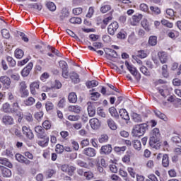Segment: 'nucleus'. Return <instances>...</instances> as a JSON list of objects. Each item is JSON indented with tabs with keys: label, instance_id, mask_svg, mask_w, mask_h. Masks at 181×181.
I'll return each mask as SVG.
<instances>
[{
	"label": "nucleus",
	"instance_id": "30",
	"mask_svg": "<svg viewBox=\"0 0 181 181\" xmlns=\"http://www.w3.org/2000/svg\"><path fill=\"white\" fill-rule=\"evenodd\" d=\"M109 11H111V5L104 3L100 7V12L102 13H107Z\"/></svg>",
	"mask_w": 181,
	"mask_h": 181
},
{
	"label": "nucleus",
	"instance_id": "31",
	"mask_svg": "<svg viewBox=\"0 0 181 181\" xmlns=\"http://www.w3.org/2000/svg\"><path fill=\"white\" fill-rule=\"evenodd\" d=\"M0 163L1 165H4V166H7V168H11L13 167L12 163H11V162H9L8 158H0Z\"/></svg>",
	"mask_w": 181,
	"mask_h": 181
},
{
	"label": "nucleus",
	"instance_id": "21",
	"mask_svg": "<svg viewBox=\"0 0 181 181\" xmlns=\"http://www.w3.org/2000/svg\"><path fill=\"white\" fill-rule=\"evenodd\" d=\"M119 114L122 119H125V121H129V115H128L127 110L121 109L119 112Z\"/></svg>",
	"mask_w": 181,
	"mask_h": 181
},
{
	"label": "nucleus",
	"instance_id": "59",
	"mask_svg": "<svg viewBox=\"0 0 181 181\" xmlns=\"http://www.w3.org/2000/svg\"><path fill=\"white\" fill-rule=\"evenodd\" d=\"M53 175H56V170H54V169H49L47 172H46V176L47 177H52Z\"/></svg>",
	"mask_w": 181,
	"mask_h": 181
},
{
	"label": "nucleus",
	"instance_id": "61",
	"mask_svg": "<svg viewBox=\"0 0 181 181\" xmlns=\"http://www.w3.org/2000/svg\"><path fill=\"white\" fill-rule=\"evenodd\" d=\"M16 159L20 163H23V160L25 159V156H22V154H21V153H16Z\"/></svg>",
	"mask_w": 181,
	"mask_h": 181
},
{
	"label": "nucleus",
	"instance_id": "9",
	"mask_svg": "<svg viewBox=\"0 0 181 181\" xmlns=\"http://www.w3.org/2000/svg\"><path fill=\"white\" fill-rule=\"evenodd\" d=\"M89 124L92 129H98L101 127V123L100 120L97 118H92L89 120Z\"/></svg>",
	"mask_w": 181,
	"mask_h": 181
},
{
	"label": "nucleus",
	"instance_id": "42",
	"mask_svg": "<svg viewBox=\"0 0 181 181\" xmlns=\"http://www.w3.org/2000/svg\"><path fill=\"white\" fill-rule=\"evenodd\" d=\"M6 60L10 67H15L16 66V61H15V59H13L12 57H9V56L7 57Z\"/></svg>",
	"mask_w": 181,
	"mask_h": 181
},
{
	"label": "nucleus",
	"instance_id": "47",
	"mask_svg": "<svg viewBox=\"0 0 181 181\" xmlns=\"http://www.w3.org/2000/svg\"><path fill=\"white\" fill-rule=\"evenodd\" d=\"M57 153H63L64 152V146L62 144H57L55 148Z\"/></svg>",
	"mask_w": 181,
	"mask_h": 181
},
{
	"label": "nucleus",
	"instance_id": "36",
	"mask_svg": "<svg viewBox=\"0 0 181 181\" xmlns=\"http://www.w3.org/2000/svg\"><path fill=\"white\" fill-rule=\"evenodd\" d=\"M137 57H140V59H145L148 57V51L147 50L137 51Z\"/></svg>",
	"mask_w": 181,
	"mask_h": 181
},
{
	"label": "nucleus",
	"instance_id": "62",
	"mask_svg": "<svg viewBox=\"0 0 181 181\" xmlns=\"http://www.w3.org/2000/svg\"><path fill=\"white\" fill-rule=\"evenodd\" d=\"M127 148L125 146H122V147H118V146H115L114 148V151L115 152H117V153H119L121 152H125Z\"/></svg>",
	"mask_w": 181,
	"mask_h": 181
},
{
	"label": "nucleus",
	"instance_id": "35",
	"mask_svg": "<svg viewBox=\"0 0 181 181\" xmlns=\"http://www.w3.org/2000/svg\"><path fill=\"white\" fill-rule=\"evenodd\" d=\"M35 102L36 100H35L33 97H29L24 100V104L27 107H30V105H33V103Z\"/></svg>",
	"mask_w": 181,
	"mask_h": 181
},
{
	"label": "nucleus",
	"instance_id": "27",
	"mask_svg": "<svg viewBox=\"0 0 181 181\" xmlns=\"http://www.w3.org/2000/svg\"><path fill=\"white\" fill-rule=\"evenodd\" d=\"M109 112L111 115V117H113V118L119 119V115H118V112L117 111V109L114 107H111L109 108Z\"/></svg>",
	"mask_w": 181,
	"mask_h": 181
},
{
	"label": "nucleus",
	"instance_id": "32",
	"mask_svg": "<svg viewBox=\"0 0 181 181\" xmlns=\"http://www.w3.org/2000/svg\"><path fill=\"white\" fill-rule=\"evenodd\" d=\"M68 100L69 103H77V95H76L74 92L69 93L68 96Z\"/></svg>",
	"mask_w": 181,
	"mask_h": 181
},
{
	"label": "nucleus",
	"instance_id": "1",
	"mask_svg": "<svg viewBox=\"0 0 181 181\" xmlns=\"http://www.w3.org/2000/svg\"><path fill=\"white\" fill-rule=\"evenodd\" d=\"M147 128L148 124L145 123L136 124L133 129L132 134L134 136H142L145 134Z\"/></svg>",
	"mask_w": 181,
	"mask_h": 181
},
{
	"label": "nucleus",
	"instance_id": "64",
	"mask_svg": "<svg viewBox=\"0 0 181 181\" xmlns=\"http://www.w3.org/2000/svg\"><path fill=\"white\" fill-rule=\"evenodd\" d=\"M178 33L176 31H171L168 33V37H170L171 39H175L177 36H178Z\"/></svg>",
	"mask_w": 181,
	"mask_h": 181
},
{
	"label": "nucleus",
	"instance_id": "50",
	"mask_svg": "<svg viewBox=\"0 0 181 181\" xmlns=\"http://www.w3.org/2000/svg\"><path fill=\"white\" fill-rule=\"evenodd\" d=\"M45 108L47 111H51V110H53L54 108V105L51 101H47L45 103Z\"/></svg>",
	"mask_w": 181,
	"mask_h": 181
},
{
	"label": "nucleus",
	"instance_id": "17",
	"mask_svg": "<svg viewBox=\"0 0 181 181\" xmlns=\"http://www.w3.org/2000/svg\"><path fill=\"white\" fill-rule=\"evenodd\" d=\"M158 56L160 59V63L162 64H164V63H166L168 62V54L165 52H160L158 53Z\"/></svg>",
	"mask_w": 181,
	"mask_h": 181
},
{
	"label": "nucleus",
	"instance_id": "18",
	"mask_svg": "<svg viewBox=\"0 0 181 181\" xmlns=\"http://www.w3.org/2000/svg\"><path fill=\"white\" fill-rule=\"evenodd\" d=\"M35 131L36 134H38L39 138H41V139H43L45 138V129L42 126H37L35 127Z\"/></svg>",
	"mask_w": 181,
	"mask_h": 181
},
{
	"label": "nucleus",
	"instance_id": "3",
	"mask_svg": "<svg viewBox=\"0 0 181 181\" xmlns=\"http://www.w3.org/2000/svg\"><path fill=\"white\" fill-rule=\"evenodd\" d=\"M61 170L64 172L69 176H73L74 172H76V167L67 164H64L61 166Z\"/></svg>",
	"mask_w": 181,
	"mask_h": 181
},
{
	"label": "nucleus",
	"instance_id": "26",
	"mask_svg": "<svg viewBox=\"0 0 181 181\" xmlns=\"http://www.w3.org/2000/svg\"><path fill=\"white\" fill-rule=\"evenodd\" d=\"M105 52L106 53V54H107V56H110V57L115 58L118 56V54H117V52H115V50L112 49L106 48L105 49Z\"/></svg>",
	"mask_w": 181,
	"mask_h": 181
},
{
	"label": "nucleus",
	"instance_id": "22",
	"mask_svg": "<svg viewBox=\"0 0 181 181\" xmlns=\"http://www.w3.org/2000/svg\"><path fill=\"white\" fill-rule=\"evenodd\" d=\"M171 141L173 144L177 145V146H180L181 148V139L179 135L175 134L171 138Z\"/></svg>",
	"mask_w": 181,
	"mask_h": 181
},
{
	"label": "nucleus",
	"instance_id": "51",
	"mask_svg": "<svg viewBox=\"0 0 181 181\" xmlns=\"http://www.w3.org/2000/svg\"><path fill=\"white\" fill-rule=\"evenodd\" d=\"M173 16H175V11L172 8H168L166 10V18H168L170 19V18H173Z\"/></svg>",
	"mask_w": 181,
	"mask_h": 181
},
{
	"label": "nucleus",
	"instance_id": "39",
	"mask_svg": "<svg viewBox=\"0 0 181 181\" xmlns=\"http://www.w3.org/2000/svg\"><path fill=\"white\" fill-rule=\"evenodd\" d=\"M141 26L145 29L146 32H149L151 30V28L149 27V22L147 20H143L141 21Z\"/></svg>",
	"mask_w": 181,
	"mask_h": 181
},
{
	"label": "nucleus",
	"instance_id": "10",
	"mask_svg": "<svg viewBox=\"0 0 181 181\" xmlns=\"http://www.w3.org/2000/svg\"><path fill=\"white\" fill-rule=\"evenodd\" d=\"M22 131H23V135H25V136L28 139H33V137H34L33 132H32V130H30L29 127L26 126H23L22 127Z\"/></svg>",
	"mask_w": 181,
	"mask_h": 181
},
{
	"label": "nucleus",
	"instance_id": "28",
	"mask_svg": "<svg viewBox=\"0 0 181 181\" xmlns=\"http://www.w3.org/2000/svg\"><path fill=\"white\" fill-rule=\"evenodd\" d=\"M86 86L87 88H94V87H97V86H98V81L95 80L88 81L86 82Z\"/></svg>",
	"mask_w": 181,
	"mask_h": 181
},
{
	"label": "nucleus",
	"instance_id": "57",
	"mask_svg": "<svg viewBox=\"0 0 181 181\" xmlns=\"http://www.w3.org/2000/svg\"><path fill=\"white\" fill-rule=\"evenodd\" d=\"M154 112H155V115H156V117H158L160 119H163V121L166 119V115H165V114L160 112V111H156Z\"/></svg>",
	"mask_w": 181,
	"mask_h": 181
},
{
	"label": "nucleus",
	"instance_id": "52",
	"mask_svg": "<svg viewBox=\"0 0 181 181\" xmlns=\"http://www.w3.org/2000/svg\"><path fill=\"white\" fill-rule=\"evenodd\" d=\"M30 8H32L33 9H37V11H42V4H29Z\"/></svg>",
	"mask_w": 181,
	"mask_h": 181
},
{
	"label": "nucleus",
	"instance_id": "11",
	"mask_svg": "<svg viewBox=\"0 0 181 181\" xmlns=\"http://www.w3.org/2000/svg\"><path fill=\"white\" fill-rule=\"evenodd\" d=\"M111 152H112V147L110 144L103 146L100 148L101 155H110Z\"/></svg>",
	"mask_w": 181,
	"mask_h": 181
},
{
	"label": "nucleus",
	"instance_id": "41",
	"mask_svg": "<svg viewBox=\"0 0 181 181\" xmlns=\"http://www.w3.org/2000/svg\"><path fill=\"white\" fill-rule=\"evenodd\" d=\"M14 54L16 59H22V57H23L24 52L21 49H16L14 52Z\"/></svg>",
	"mask_w": 181,
	"mask_h": 181
},
{
	"label": "nucleus",
	"instance_id": "46",
	"mask_svg": "<svg viewBox=\"0 0 181 181\" xmlns=\"http://www.w3.org/2000/svg\"><path fill=\"white\" fill-rule=\"evenodd\" d=\"M83 176L86 180H91L94 177V174L91 171H86Z\"/></svg>",
	"mask_w": 181,
	"mask_h": 181
},
{
	"label": "nucleus",
	"instance_id": "15",
	"mask_svg": "<svg viewBox=\"0 0 181 181\" xmlns=\"http://www.w3.org/2000/svg\"><path fill=\"white\" fill-rule=\"evenodd\" d=\"M88 114L89 117H94L95 115V107L93 105V103L88 102Z\"/></svg>",
	"mask_w": 181,
	"mask_h": 181
},
{
	"label": "nucleus",
	"instance_id": "37",
	"mask_svg": "<svg viewBox=\"0 0 181 181\" xmlns=\"http://www.w3.org/2000/svg\"><path fill=\"white\" fill-rule=\"evenodd\" d=\"M37 144L40 146H42V148H46V146L49 145V137H45L44 140L39 141Z\"/></svg>",
	"mask_w": 181,
	"mask_h": 181
},
{
	"label": "nucleus",
	"instance_id": "6",
	"mask_svg": "<svg viewBox=\"0 0 181 181\" xmlns=\"http://www.w3.org/2000/svg\"><path fill=\"white\" fill-rule=\"evenodd\" d=\"M33 69V63L30 62L21 71V76L23 77H28L30 74V71Z\"/></svg>",
	"mask_w": 181,
	"mask_h": 181
},
{
	"label": "nucleus",
	"instance_id": "38",
	"mask_svg": "<svg viewBox=\"0 0 181 181\" xmlns=\"http://www.w3.org/2000/svg\"><path fill=\"white\" fill-rule=\"evenodd\" d=\"M150 11H151V13H153V15L160 14V8H159L158 6H150Z\"/></svg>",
	"mask_w": 181,
	"mask_h": 181
},
{
	"label": "nucleus",
	"instance_id": "34",
	"mask_svg": "<svg viewBox=\"0 0 181 181\" xmlns=\"http://www.w3.org/2000/svg\"><path fill=\"white\" fill-rule=\"evenodd\" d=\"M132 145L133 148H134L136 151H141V149H142V145L141 144V141L139 140H134Z\"/></svg>",
	"mask_w": 181,
	"mask_h": 181
},
{
	"label": "nucleus",
	"instance_id": "8",
	"mask_svg": "<svg viewBox=\"0 0 181 181\" xmlns=\"http://www.w3.org/2000/svg\"><path fill=\"white\" fill-rule=\"evenodd\" d=\"M83 153L89 158H94L97 155V151L93 148H86L83 150Z\"/></svg>",
	"mask_w": 181,
	"mask_h": 181
},
{
	"label": "nucleus",
	"instance_id": "45",
	"mask_svg": "<svg viewBox=\"0 0 181 181\" xmlns=\"http://www.w3.org/2000/svg\"><path fill=\"white\" fill-rule=\"evenodd\" d=\"M7 98L9 101L11 103L18 101V98L13 95V93L12 92H8L7 94Z\"/></svg>",
	"mask_w": 181,
	"mask_h": 181
},
{
	"label": "nucleus",
	"instance_id": "60",
	"mask_svg": "<svg viewBox=\"0 0 181 181\" xmlns=\"http://www.w3.org/2000/svg\"><path fill=\"white\" fill-rule=\"evenodd\" d=\"M161 23H162V25H163L166 28H173V23L169 22L167 20H162Z\"/></svg>",
	"mask_w": 181,
	"mask_h": 181
},
{
	"label": "nucleus",
	"instance_id": "7",
	"mask_svg": "<svg viewBox=\"0 0 181 181\" xmlns=\"http://www.w3.org/2000/svg\"><path fill=\"white\" fill-rule=\"evenodd\" d=\"M142 14L134 15L132 17L130 20V23L132 26H136V25L139 24V22L142 20Z\"/></svg>",
	"mask_w": 181,
	"mask_h": 181
},
{
	"label": "nucleus",
	"instance_id": "13",
	"mask_svg": "<svg viewBox=\"0 0 181 181\" xmlns=\"http://www.w3.org/2000/svg\"><path fill=\"white\" fill-rule=\"evenodd\" d=\"M19 110H21V106H19V100H16L12 104V107H11V114H19Z\"/></svg>",
	"mask_w": 181,
	"mask_h": 181
},
{
	"label": "nucleus",
	"instance_id": "29",
	"mask_svg": "<svg viewBox=\"0 0 181 181\" xmlns=\"http://www.w3.org/2000/svg\"><path fill=\"white\" fill-rule=\"evenodd\" d=\"M148 45L150 46H156L158 45V37L155 35H151L148 39Z\"/></svg>",
	"mask_w": 181,
	"mask_h": 181
},
{
	"label": "nucleus",
	"instance_id": "33",
	"mask_svg": "<svg viewBox=\"0 0 181 181\" xmlns=\"http://www.w3.org/2000/svg\"><path fill=\"white\" fill-rule=\"evenodd\" d=\"M162 165L164 168H168V166H169V156H168V154H164L163 156Z\"/></svg>",
	"mask_w": 181,
	"mask_h": 181
},
{
	"label": "nucleus",
	"instance_id": "49",
	"mask_svg": "<svg viewBox=\"0 0 181 181\" xmlns=\"http://www.w3.org/2000/svg\"><path fill=\"white\" fill-rule=\"evenodd\" d=\"M69 22L71 23H74V24H77V25H80V23H81V18H77V17H74L70 18Z\"/></svg>",
	"mask_w": 181,
	"mask_h": 181
},
{
	"label": "nucleus",
	"instance_id": "25",
	"mask_svg": "<svg viewBox=\"0 0 181 181\" xmlns=\"http://www.w3.org/2000/svg\"><path fill=\"white\" fill-rule=\"evenodd\" d=\"M107 125L110 129L112 131H116L117 127V123L114 121L112 119H108L107 121Z\"/></svg>",
	"mask_w": 181,
	"mask_h": 181
},
{
	"label": "nucleus",
	"instance_id": "5",
	"mask_svg": "<svg viewBox=\"0 0 181 181\" xmlns=\"http://www.w3.org/2000/svg\"><path fill=\"white\" fill-rule=\"evenodd\" d=\"M40 87V82L39 81H34L30 84V91L33 95H36L37 92L36 90H39Z\"/></svg>",
	"mask_w": 181,
	"mask_h": 181
},
{
	"label": "nucleus",
	"instance_id": "43",
	"mask_svg": "<svg viewBox=\"0 0 181 181\" xmlns=\"http://www.w3.org/2000/svg\"><path fill=\"white\" fill-rule=\"evenodd\" d=\"M132 119L134 122H142V117L137 113L132 114Z\"/></svg>",
	"mask_w": 181,
	"mask_h": 181
},
{
	"label": "nucleus",
	"instance_id": "55",
	"mask_svg": "<svg viewBox=\"0 0 181 181\" xmlns=\"http://www.w3.org/2000/svg\"><path fill=\"white\" fill-rule=\"evenodd\" d=\"M140 71H141V73H143V74H144V76H151V72H149V71H148V69H146V66H142L140 68Z\"/></svg>",
	"mask_w": 181,
	"mask_h": 181
},
{
	"label": "nucleus",
	"instance_id": "44",
	"mask_svg": "<svg viewBox=\"0 0 181 181\" xmlns=\"http://www.w3.org/2000/svg\"><path fill=\"white\" fill-rule=\"evenodd\" d=\"M101 94L98 92H92L90 93V100H93V101L98 100V98H100V96Z\"/></svg>",
	"mask_w": 181,
	"mask_h": 181
},
{
	"label": "nucleus",
	"instance_id": "53",
	"mask_svg": "<svg viewBox=\"0 0 181 181\" xmlns=\"http://www.w3.org/2000/svg\"><path fill=\"white\" fill-rule=\"evenodd\" d=\"M42 127L45 129H50V128H52V123L49 120H45L42 123Z\"/></svg>",
	"mask_w": 181,
	"mask_h": 181
},
{
	"label": "nucleus",
	"instance_id": "20",
	"mask_svg": "<svg viewBox=\"0 0 181 181\" xmlns=\"http://www.w3.org/2000/svg\"><path fill=\"white\" fill-rule=\"evenodd\" d=\"M68 110L75 114H80V112H81V107L78 105H71L69 106Z\"/></svg>",
	"mask_w": 181,
	"mask_h": 181
},
{
	"label": "nucleus",
	"instance_id": "48",
	"mask_svg": "<svg viewBox=\"0 0 181 181\" xmlns=\"http://www.w3.org/2000/svg\"><path fill=\"white\" fill-rule=\"evenodd\" d=\"M1 35L4 39H9L11 37V34L9 33V30L7 29L1 30Z\"/></svg>",
	"mask_w": 181,
	"mask_h": 181
},
{
	"label": "nucleus",
	"instance_id": "16",
	"mask_svg": "<svg viewBox=\"0 0 181 181\" xmlns=\"http://www.w3.org/2000/svg\"><path fill=\"white\" fill-rule=\"evenodd\" d=\"M0 83L4 86V87H9L11 86V78L6 76H2L0 77Z\"/></svg>",
	"mask_w": 181,
	"mask_h": 181
},
{
	"label": "nucleus",
	"instance_id": "12",
	"mask_svg": "<svg viewBox=\"0 0 181 181\" xmlns=\"http://www.w3.org/2000/svg\"><path fill=\"white\" fill-rule=\"evenodd\" d=\"M2 122L4 125H13L14 121L11 116L6 115L2 117Z\"/></svg>",
	"mask_w": 181,
	"mask_h": 181
},
{
	"label": "nucleus",
	"instance_id": "58",
	"mask_svg": "<svg viewBox=\"0 0 181 181\" xmlns=\"http://www.w3.org/2000/svg\"><path fill=\"white\" fill-rule=\"evenodd\" d=\"M162 74L163 77H168L169 76V73H168V65H163L162 66Z\"/></svg>",
	"mask_w": 181,
	"mask_h": 181
},
{
	"label": "nucleus",
	"instance_id": "54",
	"mask_svg": "<svg viewBox=\"0 0 181 181\" xmlns=\"http://www.w3.org/2000/svg\"><path fill=\"white\" fill-rule=\"evenodd\" d=\"M99 142L100 144H104V142H108V135L103 134L99 138Z\"/></svg>",
	"mask_w": 181,
	"mask_h": 181
},
{
	"label": "nucleus",
	"instance_id": "63",
	"mask_svg": "<svg viewBox=\"0 0 181 181\" xmlns=\"http://www.w3.org/2000/svg\"><path fill=\"white\" fill-rule=\"evenodd\" d=\"M127 37V33L124 30H121L117 34V39H125Z\"/></svg>",
	"mask_w": 181,
	"mask_h": 181
},
{
	"label": "nucleus",
	"instance_id": "19",
	"mask_svg": "<svg viewBox=\"0 0 181 181\" xmlns=\"http://www.w3.org/2000/svg\"><path fill=\"white\" fill-rule=\"evenodd\" d=\"M70 78L74 84H78V83H80V76L76 72L71 73Z\"/></svg>",
	"mask_w": 181,
	"mask_h": 181
},
{
	"label": "nucleus",
	"instance_id": "14",
	"mask_svg": "<svg viewBox=\"0 0 181 181\" xmlns=\"http://www.w3.org/2000/svg\"><path fill=\"white\" fill-rule=\"evenodd\" d=\"M125 66L127 70H129L131 74H132V76H136V75L138 74V70H136V68L129 64V62H128L127 61L125 62Z\"/></svg>",
	"mask_w": 181,
	"mask_h": 181
},
{
	"label": "nucleus",
	"instance_id": "4",
	"mask_svg": "<svg viewBox=\"0 0 181 181\" xmlns=\"http://www.w3.org/2000/svg\"><path fill=\"white\" fill-rule=\"evenodd\" d=\"M119 28V25H118V23L115 21L112 23H110L108 25L107 28V32L109 35H111L112 36H114L115 35V33L117 32V30Z\"/></svg>",
	"mask_w": 181,
	"mask_h": 181
},
{
	"label": "nucleus",
	"instance_id": "56",
	"mask_svg": "<svg viewBox=\"0 0 181 181\" xmlns=\"http://www.w3.org/2000/svg\"><path fill=\"white\" fill-rule=\"evenodd\" d=\"M59 67L62 69V70H64L66 69H69V65L67 64V62L65 61H60L59 62Z\"/></svg>",
	"mask_w": 181,
	"mask_h": 181
},
{
	"label": "nucleus",
	"instance_id": "2",
	"mask_svg": "<svg viewBox=\"0 0 181 181\" xmlns=\"http://www.w3.org/2000/svg\"><path fill=\"white\" fill-rule=\"evenodd\" d=\"M159 141H160V132H159V129L154 128L150 135V145L153 146V144H156Z\"/></svg>",
	"mask_w": 181,
	"mask_h": 181
},
{
	"label": "nucleus",
	"instance_id": "24",
	"mask_svg": "<svg viewBox=\"0 0 181 181\" xmlns=\"http://www.w3.org/2000/svg\"><path fill=\"white\" fill-rule=\"evenodd\" d=\"M1 111L6 114H11V105L8 103H5L2 105Z\"/></svg>",
	"mask_w": 181,
	"mask_h": 181
},
{
	"label": "nucleus",
	"instance_id": "40",
	"mask_svg": "<svg viewBox=\"0 0 181 181\" xmlns=\"http://www.w3.org/2000/svg\"><path fill=\"white\" fill-rule=\"evenodd\" d=\"M46 6L49 11H51L52 12H54V11H56V5L52 1H48L46 4Z\"/></svg>",
	"mask_w": 181,
	"mask_h": 181
},
{
	"label": "nucleus",
	"instance_id": "23",
	"mask_svg": "<svg viewBox=\"0 0 181 181\" xmlns=\"http://www.w3.org/2000/svg\"><path fill=\"white\" fill-rule=\"evenodd\" d=\"M1 173L4 177H11L12 176V172L11 170L5 167L1 168Z\"/></svg>",
	"mask_w": 181,
	"mask_h": 181
}]
</instances>
